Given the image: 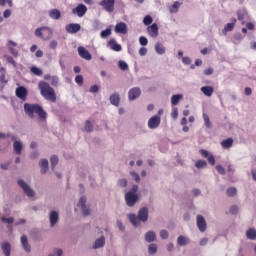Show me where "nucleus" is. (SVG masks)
I'll return each mask as SVG.
<instances>
[{"label":"nucleus","mask_w":256,"mask_h":256,"mask_svg":"<svg viewBox=\"0 0 256 256\" xmlns=\"http://www.w3.org/2000/svg\"><path fill=\"white\" fill-rule=\"evenodd\" d=\"M66 31L70 33V35H74L75 33H79L81 31V24L70 23L66 25Z\"/></svg>","instance_id":"nucleus-14"},{"label":"nucleus","mask_w":256,"mask_h":256,"mask_svg":"<svg viewBox=\"0 0 256 256\" xmlns=\"http://www.w3.org/2000/svg\"><path fill=\"white\" fill-rule=\"evenodd\" d=\"M178 245L185 247L189 243V238H186L185 236H179L177 239Z\"/></svg>","instance_id":"nucleus-36"},{"label":"nucleus","mask_w":256,"mask_h":256,"mask_svg":"<svg viewBox=\"0 0 256 256\" xmlns=\"http://www.w3.org/2000/svg\"><path fill=\"white\" fill-rule=\"evenodd\" d=\"M199 153H200V155H202V157H205L206 159L211 155V154H209V151H207L205 149H200Z\"/></svg>","instance_id":"nucleus-53"},{"label":"nucleus","mask_w":256,"mask_h":256,"mask_svg":"<svg viewBox=\"0 0 256 256\" xmlns=\"http://www.w3.org/2000/svg\"><path fill=\"white\" fill-rule=\"evenodd\" d=\"M139 97H141V88L134 87L129 90L128 92L129 101H135V99H139Z\"/></svg>","instance_id":"nucleus-10"},{"label":"nucleus","mask_w":256,"mask_h":256,"mask_svg":"<svg viewBox=\"0 0 256 256\" xmlns=\"http://www.w3.org/2000/svg\"><path fill=\"white\" fill-rule=\"evenodd\" d=\"M118 185L119 187H127V179H120Z\"/></svg>","instance_id":"nucleus-56"},{"label":"nucleus","mask_w":256,"mask_h":256,"mask_svg":"<svg viewBox=\"0 0 256 256\" xmlns=\"http://www.w3.org/2000/svg\"><path fill=\"white\" fill-rule=\"evenodd\" d=\"M179 7H181V4L179 2H174L170 7V13H177L179 11Z\"/></svg>","instance_id":"nucleus-42"},{"label":"nucleus","mask_w":256,"mask_h":256,"mask_svg":"<svg viewBox=\"0 0 256 256\" xmlns=\"http://www.w3.org/2000/svg\"><path fill=\"white\" fill-rule=\"evenodd\" d=\"M75 83L81 87L83 85V76L82 75H77L75 77Z\"/></svg>","instance_id":"nucleus-50"},{"label":"nucleus","mask_w":256,"mask_h":256,"mask_svg":"<svg viewBox=\"0 0 256 256\" xmlns=\"http://www.w3.org/2000/svg\"><path fill=\"white\" fill-rule=\"evenodd\" d=\"M203 119H204V123H205V126L207 127V129H211V120H209V115L204 113Z\"/></svg>","instance_id":"nucleus-45"},{"label":"nucleus","mask_w":256,"mask_h":256,"mask_svg":"<svg viewBox=\"0 0 256 256\" xmlns=\"http://www.w3.org/2000/svg\"><path fill=\"white\" fill-rule=\"evenodd\" d=\"M125 201H126V205H128V207H134L135 203H137V201H139V195L133 194V192H127L125 194Z\"/></svg>","instance_id":"nucleus-6"},{"label":"nucleus","mask_w":256,"mask_h":256,"mask_svg":"<svg viewBox=\"0 0 256 256\" xmlns=\"http://www.w3.org/2000/svg\"><path fill=\"white\" fill-rule=\"evenodd\" d=\"M161 125V116L154 115L148 120L149 129H157Z\"/></svg>","instance_id":"nucleus-9"},{"label":"nucleus","mask_w":256,"mask_h":256,"mask_svg":"<svg viewBox=\"0 0 256 256\" xmlns=\"http://www.w3.org/2000/svg\"><path fill=\"white\" fill-rule=\"evenodd\" d=\"M118 67L119 69H121V71H128L129 70V65L127 64V62L120 60L118 62Z\"/></svg>","instance_id":"nucleus-40"},{"label":"nucleus","mask_w":256,"mask_h":256,"mask_svg":"<svg viewBox=\"0 0 256 256\" xmlns=\"http://www.w3.org/2000/svg\"><path fill=\"white\" fill-rule=\"evenodd\" d=\"M18 185L21 187V189H23V191H24L25 195H27V197H34L35 196V192L33 191V189H31L29 184L25 183V181L18 180Z\"/></svg>","instance_id":"nucleus-7"},{"label":"nucleus","mask_w":256,"mask_h":256,"mask_svg":"<svg viewBox=\"0 0 256 256\" xmlns=\"http://www.w3.org/2000/svg\"><path fill=\"white\" fill-rule=\"evenodd\" d=\"M130 223L134 225V227H138L140 225L139 221L142 223H146L147 219H149V210L145 207L141 208L138 212V217L135 214L128 215Z\"/></svg>","instance_id":"nucleus-3"},{"label":"nucleus","mask_w":256,"mask_h":256,"mask_svg":"<svg viewBox=\"0 0 256 256\" xmlns=\"http://www.w3.org/2000/svg\"><path fill=\"white\" fill-rule=\"evenodd\" d=\"M115 32L121 33L122 35H126L127 33V24L125 22H119L115 26Z\"/></svg>","instance_id":"nucleus-19"},{"label":"nucleus","mask_w":256,"mask_h":256,"mask_svg":"<svg viewBox=\"0 0 256 256\" xmlns=\"http://www.w3.org/2000/svg\"><path fill=\"white\" fill-rule=\"evenodd\" d=\"M34 35L43 41H49L53 37V29L47 26H42L37 28L34 32Z\"/></svg>","instance_id":"nucleus-4"},{"label":"nucleus","mask_w":256,"mask_h":256,"mask_svg":"<svg viewBox=\"0 0 256 256\" xmlns=\"http://www.w3.org/2000/svg\"><path fill=\"white\" fill-rule=\"evenodd\" d=\"M231 23L225 25L223 29V33H229V31H233L235 29V24L237 23V18H232Z\"/></svg>","instance_id":"nucleus-27"},{"label":"nucleus","mask_w":256,"mask_h":256,"mask_svg":"<svg viewBox=\"0 0 256 256\" xmlns=\"http://www.w3.org/2000/svg\"><path fill=\"white\" fill-rule=\"evenodd\" d=\"M139 43H140V45H142L143 47H145V45H148L149 40H147V37L141 36V37L139 38Z\"/></svg>","instance_id":"nucleus-49"},{"label":"nucleus","mask_w":256,"mask_h":256,"mask_svg":"<svg viewBox=\"0 0 256 256\" xmlns=\"http://www.w3.org/2000/svg\"><path fill=\"white\" fill-rule=\"evenodd\" d=\"M3 17L5 19L11 17V10H5L4 13H3Z\"/></svg>","instance_id":"nucleus-63"},{"label":"nucleus","mask_w":256,"mask_h":256,"mask_svg":"<svg viewBox=\"0 0 256 256\" xmlns=\"http://www.w3.org/2000/svg\"><path fill=\"white\" fill-rule=\"evenodd\" d=\"M59 221V213L57 211L50 212V225L51 227H55L57 222Z\"/></svg>","instance_id":"nucleus-23"},{"label":"nucleus","mask_w":256,"mask_h":256,"mask_svg":"<svg viewBox=\"0 0 256 256\" xmlns=\"http://www.w3.org/2000/svg\"><path fill=\"white\" fill-rule=\"evenodd\" d=\"M181 99H183V95H181V94L173 95L171 97L172 105H179V101H181Z\"/></svg>","instance_id":"nucleus-35"},{"label":"nucleus","mask_w":256,"mask_h":256,"mask_svg":"<svg viewBox=\"0 0 256 256\" xmlns=\"http://www.w3.org/2000/svg\"><path fill=\"white\" fill-rule=\"evenodd\" d=\"M109 35H111V29L110 28H107L106 30H103L100 33V36H101L102 39H106V37H109Z\"/></svg>","instance_id":"nucleus-47"},{"label":"nucleus","mask_w":256,"mask_h":256,"mask_svg":"<svg viewBox=\"0 0 256 256\" xmlns=\"http://www.w3.org/2000/svg\"><path fill=\"white\" fill-rule=\"evenodd\" d=\"M108 45L113 51L119 52L122 49L121 44H118L115 39H110Z\"/></svg>","instance_id":"nucleus-25"},{"label":"nucleus","mask_w":256,"mask_h":256,"mask_svg":"<svg viewBox=\"0 0 256 256\" xmlns=\"http://www.w3.org/2000/svg\"><path fill=\"white\" fill-rule=\"evenodd\" d=\"M21 244L23 245L26 253H31V246L29 245V240L27 239L26 235L21 236Z\"/></svg>","instance_id":"nucleus-24"},{"label":"nucleus","mask_w":256,"mask_h":256,"mask_svg":"<svg viewBox=\"0 0 256 256\" xmlns=\"http://www.w3.org/2000/svg\"><path fill=\"white\" fill-rule=\"evenodd\" d=\"M48 15L50 19H53L54 21H59V19H61V11L57 8L49 10Z\"/></svg>","instance_id":"nucleus-18"},{"label":"nucleus","mask_w":256,"mask_h":256,"mask_svg":"<svg viewBox=\"0 0 256 256\" xmlns=\"http://www.w3.org/2000/svg\"><path fill=\"white\" fill-rule=\"evenodd\" d=\"M196 225L201 233H205V231H207V221H205L203 215L196 216Z\"/></svg>","instance_id":"nucleus-8"},{"label":"nucleus","mask_w":256,"mask_h":256,"mask_svg":"<svg viewBox=\"0 0 256 256\" xmlns=\"http://www.w3.org/2000/svg\"><path fill=\"white\" fill-rule=\"evenodd\" d=\"M216 171H218L220 175H225V168H223L221 165L216 166Z\"/></svg>","instance_id":"nucleus-54"},{"label":"nucleus","mask_w":256,"mask_h":256,"mask_svg":"<svg viewBox=\"0 0 256 256\" xmlns=\"http://www.w3.org/2000/svg\"><path fill=\"white\" fill-rule=\"evenodd\" d=\"M246 237L247 239H249L250 241H255L256 239V230L255 228H250L246 231Z\"/></svg>","instance_id":"nucleus-32"},{"label":"nucleus","mask_w":256,"mask_h":256,"mask_svg":"<svg viewBox=\"0 0 256 256\" xmlns=\"http://www.w3.org/2000/svg\"><path fill=\"white\" fill-rule=\"evenodd\" d=\"M160 237L161 239H169V232L167 230H161Z\"/></svg>","instance_id":"nucleus-51"},{"label":"nucleus","mask_w":256,"mask_h":256,"mask_svg":"<svg viewBox=\"0 0 256 256\" xmlns=\"http://www.w3.org/2000/svg\"><path fill=\"white\" fill-rule=\"evenodd\" d=\"M78 55L82 59H85L86 61H91V59H93V56H91V53H89V50H87L83 46L78 47Z\"/></svg>","instance_id":"nucleus-13"},{"label":"nucleus","mask_w":256,"mask_h":256,"mask_svg":"<svg viewBox=\"0 0 256 256\" xmlns=\"http://www.w3.org/2000/svg\"><path fill=\"white\" fill-rule=\"evenodd\" d=\"M99 92V86L93 85L90 87V93H98Z\"/></svg>","instance_id":"nucleus-60"},{"label":"nucleus","mask_w":256,"mask_h":256,"mask_svg":"<svg viewBox=\"0 0 256 256\" xmlns=\"http://www.w3.org/2000/svg\"><path fill=\"white\" fill-rule=\"evenodd\" d=\"M239 212V208L237 206H232L230 207V213L231 215H237V213Z\"/></svg>","instance_id":"nucleus-55"},{"label":"nucleus","mask_w":256,"mask_h":256,"mask_svg":"<svg viewBox=\"0 0 256 256\" xmlns=\"http://www.w3.org/2000/svg\"><path fill=\"white\" fill-rule=\"evenodd\" d=\"M39 167L41 168L40 173L42 175H45V173H47V171H49V160H47V159L40 160Z\"/></svg>","instance_id":"nucleus-20"},{"label":"nucleus","mask_w":256,"mask_h":256,"mask_svg":"<svg viewBox=\"0 0 256 256\" xmlns=\"http://www.w3.org/2000/svg\"><path fill=\"white\" fill-rule=\"evenodd\" d=\"M1 221H2V223H8L10 225V223H13L14 219L2 217Z\"/></svg>","instance_id":"nucleus-57"},{"label":"nucleus","mask_w":256,"mask_h":256,"mask_svg":"<svg viewBox=\"0 0 256 256\" xmlns=\"http://www.w3.org/2000/svg\"><path fill=\"white\" fill-rule=\"evenodd\" d=\"M16 46H17V43H15L11 40L8 41L7 47L9 49L11 55H13L14 57H17V55H19V52H17V50H15V48H13Z\"/></svg>","instance_id":"nucleus-28"},{"label":"nucleus","mask_w":256,"mask_h":256,"mask_svg":"<svg viewBox=\"0 0 256 256\" xmlns=\"http://www.w3.org/2000/svg\"><path fill=\"white\" fill-rule=\"evenodd\" d=\"M38 89L40 91V95H42L46 101H50L51 103H55L57 101V94H55V89L51 87L50 83L40 81L38 83Z\"/></svg>","instance_id":"nucleus-2"},{"label":"nucleus","mask_w":256,"mask_h":256,"mask_svg":"<svg viewBox=\"0 0 256 256\" xmlns=\"http://www.w3.org/2000/svg\"><path fill=\"white\" fill-rule=\"evenodd\" d=\"M226 193H227L228 197H235V195H237V188L230 187L227 189Z\"/></svg>","instance_id":"nucleus-44"},{"label":"nucleus","mask_w":256,"mask_h":256,"mask_svg":"<svg viewBox=\"0 0 256 256\" xmlns=\"http://www.w3.org/2000/svg\"><path fill=\"white\" fill-rule=\"evenodd\" d=\"M73 15H77V17H84L85 13H87V6L84 4H79L77 7L72 9Z\"/></svg>","instance_id":"nucleus-11"},{"label":"nucleus","mask_w":256,"mask_h":256,"mask_svg":"<svg viewBox=\"0 0 256 256\" xmlns=\"http://www.w3.org/2000/svg\"><path fill=\"white\" fill-rule=\"evenodd\" d=\"M120 101H121V98L119 97V94L115 93L110 96V103L112 105H115V107H119Z\"/></svg>","instance_id":"nucleus-30"},{"label":"nucleus","mask_w":256,"mask_h":256,"mask_svg":"<svg viewBox=\"0 0 256 256\" xmlns=\"http://www.w3.org/2000/svg\"><path fill=\"white\" fill-rule=\"evenodd\" d=\"M157 249H158L157 244H150L148 246L149 255H155V253H157Z\"/></svg>","instance_id":"nucleus-41"},{"label":"nucleus","mask_w":256,"mask_h":256,"mask_svg":"<svg viewBox=\"0 0 256 256\" xmlns=\"http://www.w3.org/2000/svg\"><path fill=\"white\" fill-rule=\"evenodd\" d=\"M16 97H18V99H21L22 101H26L27 88H25L23 86H19L18 88H16Z\"/></svg>","instance_id":"nucleus-16"},{"label":"nucleus","mask_w":256,"mask_h":256,"mask_svg":"<svg viewBox=\"0 0 256 256\" xmlns=\"http://www.w3.org/2000/svg\"><path fill=\"white\" fill-rule=\"evenodd\" d=\"M31 73H33V75H36V77H41V75H43V70H41V68H38L36 66H32L30 68Z\"/></svg>","instance_id":"nucleus-37"},{"label":"nucleus","mask_w":256,"mask_h":256,"mask_svg":"<svg viewBox=\"0 0 256 256\" xmlns=\"http://www.w3.org/2000/svg\"><path fill=\"white\" fill-rule=\"evenodd\" d=\"M84 131H87V133H91V131H93V124H91V121L87 120L85 122Z\"/></svg>","instance_id":"nucleus-43"},{"label":"nucleus","mask_w":256,"mask_h":256,"mask_svg":"<svg viewBox=\"0 0 256 256\" xmlns=\"http://www.w3.org/2000/svg\"><path fill=\"white\" fill-rule=\"evenodd\" d=\"M131 177H133V179L136 181V183H139V181H141V178L139 177V174L136 172H130Z\"/></svg>","instance_id":"nucleus-52"},{"label":"nucleus","mask_w":256,"mask_h":256,"mask_svg":"<svg viewBox=\"0 0 256 256\" xmlns=\"http://www.w3.org/2000/svg\"><path fill=\"white\" fill-rule=\"evenodd\" d=\"M98 5L103 7V10L107 11V13H113L115 11V0H102Z\"/></svg>","instance_id":"nucleus-5"},{"label":"nucleus","mask_w":256,"mask_h":256,"mask_svg":"<svg viewBox=\"0 0 256 256\" xmlns=\"http://www.w3.org/2000/svg\"><path fill=\"white\" fill-rule=\"evenodd\" d=\"M24 111L30 119H35V113L38 115L40 121H47V112L39 104H24Z\"/></svg>","instance_id":"nucleus-1"},{"label":"nucleus","mask_w":256,"mask_h":256,"mask_svg":"<svg viewBox=\"0 0 256 256\" xmlns=\"http://www.w3.org/2000/svg\"><path fill=\"white\" fill-rule=\"evenodd\" d=\"M86 203H87V198L85 196H82L78 202V207H81L84 217H87L90 214L89 208H87V206H85Z\"/></svg>","instance_id":"nucleus-12"},{"label":"nucleus","mask_w":256,"mask_h":256,"mask_svg":"<svg viewBox=\"0 0 256 256\" xmlns=\"http://www.w3.org/2000/svg\"><path fill=\"white\" fill-rule=\"evenodd\" d=\"M57 41L56 40H52L50 41V49H57Z\"/></svg>","instance_id":"nucleus-62"},{"label":"nucleus","mask_w":256,"mask_h":256,"mask_svg":"<svg viewBox=\"0 0 256 256\" xmlns=\"http://www.w3.org/2000/svg\"><path fill=\"white\" fill-rule=\"evenodd\" d=\"M155 51L158 55H163L165 54V46H163V44L158 42L155 45Z\"/></svg>","instance_id":"nucleus-34"},{"label":"nucleus","mask_w":256,"mask_h":256,"mask_svg":"<svg viewBox=\"0 0 256 256\" xmlns=\"http://www.w3.org/2000/svg\"><path fill=\"white\" fill-rule=\"evenodd\" d=\"M204 75H213V68H207L204 70Z\"/></svg>","instance_id":"nucleus-64"},{"label":"nucleus","mask_w":256,"mask_h":256,"mask_svg":"<svg viewBox=\"0 0 256 256\" xmlns=\"http://www.w3.org/2000/svg\"><path fill=\"white\" fill-rule=\"evenodd\" d=\"M171 117L174 120L179 117V109L177 107L172 108Z\"/></svg>","instance_id":"nucleus-48"},{"label":"nucleus","mask_w":256,"mask_h":256,"mask_svg":"<svg viewBox=\"0 0 256 256\" xmlns=\"http://www.w3.org/2000/svg\"><path fill=\"white\" fill-rule=\"evenodd\" d=\"M104 246H105V237L102 236L95 241L93 248L100 249V247H104Z\"/></svg>","instance_id":"nucleus-33"},{"label":"nucleus","mask_w":256,"mask_h":256,"mask_svg":"<svg viewBox=\"0 0 256 256\" xmlns=\"http://www.w3.org/2000/svg\"><path fill=\"white\" fill-rule=\"evenodd\" d=\"M1 250L5 256H11V244L9 242H2Z\"/></svg>","instance_id":"nucleus-22"},{"label":"nucleus","mask_w":256,"mask_h":256,"mask_svg":"<svg viewBox=\"0 0 256 256\" xmlns=\"http://www.w3.org/2000/svg\"><path fill=\"white\" fill-rule=\"evenodd\" d=\"M147 32L150 35V37H157L159 35V27L156 23L152 24L151 26H148Z\"/></svg>","instance_id":"nucleus-17"},{"label":"nucleus","mask_w":256,"mask_h":256,"mask_svg":"<svg viewBox=\"0 0 256 256\" xmlns=\"http://www.w3.org/2000/svg\"><path fill=\"white\" fill-rule=\"evenodd\" d=\"M204 167H207V161H205V160L196 161V163H195L196 169H204Z\"/></svg>","instance_id":"nucleus-39"},{"label":"nucleus","mask_w":256,"mask_h":256,"mask_svg":"<svg viewBox=\"0 0 256 256\" xmlns=\"http://www.w3.org/2000/svg\"><path fill=\"white\" fill-rule=\"evenodd\" d=\"M207 159H208V162L210 163V165H212V166L215 165V156L210 154Z\"/></svg>","instance_id":"nucleus-58"},{"label":"nucleus","mask_w":256,"mask_h":256,"mask_svg":"<svg viewBox=\"0 0 256 256\" xmlns=\"http://www.w3.org/2000/svg\"><path fill=\"white\" fill-rule=\"evenodd\" d=\"M155 239H157V234H155L154 231H148L145 234V241H147V243H153V241H155Z\"/></svg>","instance_id":"nucleus-29"},{"label":"nucleus","mask_w":256,"mask_h":256,"mask_svg":"<svg viewBox=\"0 0 256 256\" xmlns=\"http://www.w3.org/2000/svg\"><path fill=\"white\" fill-rule=\"evenodd\" d=\"M13 149L16 155H21L23 152V143H21V141L14 140Z\"/></svg>","instance_id":"nucleus-21"},{"label":"nucleus","mask_w":256,"mask_h":256,"mask_svg":"<svg viewBox=\"0 0 256 256\" xmlns=\"http://www.w3.org/2000/svg\"><path fill=\"white\" fill-rule=\"evenodd\" d=\"M50 162H51L52 171H55V167H57V164L59 163V158L57 156L53 155L50 158Z\"/></svg>","instance_id":"nucleus-38"},{"label":"nucleus","mask_w":256,"mask_h":256,"mask_svg":"<svg viewBox=\"0 0 256 256\" xmlns=\"http://www.w3.org/2000/svg\"><path fill=\"white\" fill-rule=\"evenodd\" d=\"M182 63H184V65H191V58L182 57Z\"/></svg>","instance_id":"nucleus-59"},{"label":"nucleus","mask_w":256,"mask_h":256,"mask_svg":"<svg viewBox=\"0 0 256 256\" xmlns=\"http://www.w3.org/2000/svg\"><path fill=\"white\" fill-rule=\"evenodd\" d=\"M139 55H141V57H144V55H147V48L145 47L140 48Z\"/></svg>","instance_id":"nucleus-61"},{"label":"nucleus","mask_w":256,"mask_h":256,"mask_svg":"<svg viewBox=\"0 0 256 256\" xmlns=\"http://www.w3.org/2000/svg\"><path fill=\"white\" fill-rule=\"evenodd\" d=\"M44 80L49 81L52 87H57L59 85V76L57 75L51 76V74H45Z\"/></svg>","instance_id":"nucleus-15"},{"label":"nucleus","mask_w":256,"mask_h":256,"mask_svg":"<svg viewBox=\"0 0 256 256\" xmlns=\"http://www.w3.org/2000/svg\"><path fill=\"white\" fill-rule=\"evenodd\" d=\"M151 23H153V17H151L150 15L145 16L143 19V24L149 26L151 25Z\"/></svg>","instance_id":"nucleus-46"},{"label":"nucleus","mask_w":256,"mask_h":256,"mask_svg":"<svg viewBox=\"0 0 256 256\" xmlns=\"http://www.w3.org/2000/svg\"><path fill=\"white\" fill-rule=\"evenodd\" d=\"M221 147L223 149H231L233 147V138H227L221 142Z\"/></svg>","instance_id":"nucleus-31"},{"label":"nucleus","mask_w":256,"mask_h":256,"mask_svg":"<svg viewBox=\"0 0 256 256\" xmlns=\"http://www.w3.org/2000/svg\"><path fill=\"white\" fill-rule=\"evenodd\" d=\"M200 91H202L206 97H211L215 89L213 88V86H203L201 87Z\"/></svg>","instance_id":"nucleus-26"}]
</instances>
